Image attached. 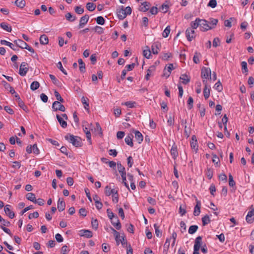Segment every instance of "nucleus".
<instances>
[{"label":"nucleus","instance_id":"nucleus-1","mask_svg":"<svg viewBox=\"0 0 254 254\" xmlns=\"http://www.w3.org/2000/svg\"><path fill=\"white\" fill-rule=\"evenodd\" d=\"M64 138L76 147H81L83 145L82 139L79 136L68 133L65 136Z\"/></svg>","mask_w":254,"mask_h":254},{"label":"nucleus","instance_id":"nucleus-2","mask_svg":"<svg viewBox=\"0 0 254 254\" xmlns=\"http://www.w3.org/2000/svg\"><path fill=\"white\" fill-rule=\"evenodd\" d=\"M211 70L208 67H203L201 71V76L203 80L211 79Z\"/></svg>","mask_w":254,"mask_h":254},{"label":"nucleus","instance_id":"nucleus-3","mask_svg":"<svg viewBox=\"0 0 254 254\" xmlns=\"http://www.w3.org/2000/svg\"><path fill=\"white\" fill-rule=\"evenodd\" d=\"M29 70L28 64L26 62H22L19 67V74L22 76H25Z\"/></svg>","mask_w":254,"mask_h":254},{"label":"nucleus","instance_id":"nucleus-4","mask_svg":"<svg viewBox=\"0 0 254 254\" xmlns=\"http://www.w3.org/2000/svg\"><path fill=\"white\" fill-rule=\"evenodd\" d=\"M199 26L200 30L203 31H206L212 29V27L209 25L208 22L205 19H200Z\"/></svg>","mask_w":254,"mask_h":254},{"label":"nucleus","instance_id":"nucleus-5","mask_svg":"<svg viewBox=\"0 0 254 254\" xmlns=\"http://www.w3.org/2000/svg\"><path fill=\"white\" fill-rule=\"evenodd\" d=\"M61 102L59 101H55L52 105V108L54 111H61L62 112H64L65 110V108L64 106L60 103Z\"/></svg>","mask_w":254,"mask_h":254},{"label":"nucleus","instance_id":"nucleus-6","mask_svg":"<svg viewBox=\"0 0 254 254\" xmlns=\"http://www.w3.org/2000/svg\"><path fill=\"white\" fill-rule=\"evenodd\" d=\"M202 82L203 84L204 85V88L203 89V95L204 98L206 100L209 98L210 96V89L208 87V83L207 80H203Z\"/></svg>","mask_w":254,"mask_h":254},{"label":"nucleus","instance_id":"nucleus-7","mask_svg":"<svg viewBox=\"0 0 254 254\" xmlns=\"http://www.w3.org/2000/svg\"><path fill=\"white\" fill-rule=\"evenodd\" d=\"M194 34V30L191 28H188L186 31V37L189 41H191L192 39L195 37L193 35Z\"/></svg>","mask_w":254,"mask_h":254},{"label":"nucleus","instance_id":"nucleus-8","mask_svg":"<svg viewBox=\"0 0 254 254\" xmlns=\"http://www.w3.org/2000/svg\"><path fill=\"white\" fill-rule=\"evenodd\" d=\"M89 19V16L87 14H85L80 18L79 24L78 25V29L83 28L84 25L87 24Z\"/></svg>","mask_w":254,"mask_h":254},{"label":"nucleus","instance_id":"nucleus-9","mask_svg":"<svg viewBox=\"0 0 254 254\" xmlns=\"http://www.w3.org/2000/svg\"><path fill=\"white\" fill-rule=\"evenodd\" d=\"M10 207L11 206L10 205H6L4 206V211L6 215H7L9 218L12 219L15 217V213L13 211L10 210Z\"/></svg>","mask_w":254,"mask_h":254},{"label":"nucleus","instance_id":"nucleus-10","mask_svg":"<svg viewBox=\"0 0 254 254\" xmlns=\"http://www.w3.org/2000/svg\"><path fill=\"white\" fill-rule=\"evenodd\" d=\"M117 14L118 17L120 20H123L126 17V14L125 12V7L122 6L120 9L117 10Z\"/></svg>","mask_w":254,"mask_h":254},{"label":"nucleus","instance_id":"nucleus-11","mask_svg":"<svg viewBox=\"0 0 254 254\" xmlns=\"http://www.w3.org/2000/svg\"><path fill=\"white\" fill-rule=\"evenodd\" d=\"M58 209L59 211L61 212L65 209V203L63 198H59L58 201Z\"/></svg>","mask_w":254,"mask_h":254},{"label":"nucleus","instance_id":"nucleus-12","mask_svg":"<svg viewBox=\"0 0 254 254\" xmlns=\"http://www.w3.org/2000/svg\"><path fill=\"white\" fill-rule=\"evenodd\" d=\"M13 42L18 47L21 49H25L26 46H28V44L21 39L15 40Z\"/></svg>","mask_w":254,"mask_h":254},{"label":"nucleus","instance_id":"nucleus-13","mask_svg":"<svg viewBox=\"0 0 254 254\" xmlns=\"http://www.w3.org/2000/svg\"><path fill=\"white\" fill-rule=\"evenodd\" d=\"M111 220V223L112 224V225L117 230H120L121 228V227H122L121 224L120 222L119 218L117 216H116V217L115 218H114L113 219Z\"/></svg>","mask_w":254,"mask_h":254},{"label":"nucleus","instance_id":"nucleus-14","mask_svg":"<svg viewBox=\"0 0 254 254\" xmlns=\"http://www.w3.org/2000/svg\"><path fill=\"white\" fill-rule=\"evenodd\" d=\"M150 3L149 2L145 1L141 3V5L139 6V10L142 12L147 11L150 6Z\"/></svg>","mask_w":254,"mask_h":254},{"label":"nucleus","instance_id":"nucleus-15","mask_svg":"<svg viewBox=\"0 0 254 254\" xmlns=\"http://www.w3.org/2000/svg\"><path fill=\"white\" fill-rule=\"evenodd\" d=\"M170 153L171 155L172 156L173 158L175 160L177 157L178 156V152L177 149V147L175 145V143H174L173 145L172 146L171 150Z\"/></svg>","mask_w":254,"mask_h":254},{"label":"nucleus","instance_id":"nucleus-16","mask_svg":"<svg viewBox=\"0 0 254 254\" xmlns=\"http://www.w3.org/2000/svg\"><path fill=\"white\" fill-rule=\"evenodd\" d=\"M246 220L249 223L253 222L254 221V208L252 210L249 211L246 216Z\"/></svg>","mask_w":254,"mask_h":254},{"label":"nucleus","instance_id":"nucleus-17","mask_svg":"<svg viewBox=\"0 0 254 254\" xmlns=\"http://www.w3.org/2000/svg\"><path fill=\"white\" fill-rule=\"evenodd\" d=\"M80 235L85 237L87 238H90L92 237V232L88 230H81L80 231Z\"/></svg>","mask_w":254,"mask_h":254},{"label":"nucleus","instance_id":"nucleus-18","mask_svg":"<svg viewBox=\"0 0 254 254\" xmlns=\"http://www.w3.org/2000/svg\"><path fill=\"white\" fill-rule=\"evenodd\" d=\"M201 203L200 201L196 200V204L194 207L193 215L194 216H198L200 212Z\"/></svg>","mask_w":254,"mask_h":254},{"label":"nucleus","instance_id":"nucleus-19","mask_svg":"<svg viewBox=\"0 0 254 254\" xmlns=\"http://www.w3.org/2000/svg\"><path fill=\"white\" fill-rule=\"evenodd\" d=\"M134 133L135 134V138L136 140L138 142V143H141L143 141V138L142 134L137 130H135Z\"/></svg>","mask_w":254,"mask_h":254},{"label":"nucleus","instance_id":"nucleus-20","mask_svg":"<svg viewBox=\"0 0 254 254\" xmlns=\"http://www.w3.org/2000/svg\"><path fill=\"white\" fill-rule=\"evenodd\" d=\"M132 138L133 135L130 134H128L125 139V141L127 144L130 146V147H132L133 146V143L132 142Z\"/></svg>","mask_w":254,"mask_h":254},{"label":"nucleus","instance_id":"nucleus-21","mask_svg":"<svg viewBox=\"0 0 254 254\" xmlns=\"http://www.w3.org/2000/svg\"><path fill=\"white\" fill-rule=\"evenodd\" d=\"M40 42L42 45H47L49 43V39L48 36L45 34L42 35L40 37Z\"/></svg>","mask_w":254,"mask_h":254},{"label":"nucleus","instance_id":"nucleus-22","mask_svg":"<svg viewBox=\"0 0 254 254\" xmlns=\"http://www.w3.org/2000/svg\"><path fill=\"white\" fill-rule=\"evenodd\" d=\"M78 63L79 64L80 71L82 73H84L86 71L85 64L81 59H78Z\"/></svg>","mask_w":254,"mask_h":254},{"label":"nucleus","instance_id":"nucleus-23","mask_svg":"<svg viewBox=\"0 0 254 254\" xmlns=\"http://www.w3.org/2000/svg\"><path fill=\"white\" fill-rule=\"evenodd\" d=\"M117 166L118 170L121 176L126 175L125 168L122 165L121 163H118Z\"/></svg>","mask_w":254,"mask_h":254},{"label":"nucleus","instance_id":"nucleus-24","mask_svg":"<svg viewBox=\"0 0 254 254\" xmlns=\"http://www.w3.org/2000/svg\"><path fill=\"white\" fill-rule=\"evenodd\" d=\"M88 128H85L84 129V132L86 134V136L87 138V140L90 145L92 144V140H91V134L90 133V131L88 130Z\"/></svg>","mask_w":254,"mask_h":254},{"label":"nucleus","instance_id":"nucleus-25","mask_svg":"<svg viewBox=\"0 0 254 254\" xmlns=\"http://www.w3.org/2000/svg\"><path fill=\"white\" fill-rule=\"evenodd\" d=\"M0 42L1 45L8 46L14 51L18 50V49H16L14 48V45L11 43L5 40H1Z\"/></svg>","mask_w":254,"mask_h":254},{"label":"nucleus","instance_id":"nucleus-26","mask_svg":"<svg viewBox=\"0 0 254 254\" xmlns=\"http://www.w3.org/2000/svg\"><path fill=\"white\" fill-rule=\"evenodd\" d=\"M0 26L3 29L6 30L7 32H10L12 30L11 27L9 26V24L5 23L2 22L0 24Z\"/></svg>","mask_w":254,"mask_h":254},{"label":"nucleus","instance_id":"nucleus-27","mask_svg":"<svg viewBox=\"0 0 254 254\" xmlns=\"http://www.w3.org/2000/svg\"><path fill=\"white\" fill-rule=\"evenodd\" d=\"M14 4L20 8H23L25 6L26 2L24 0H16Z\"/></svg>","mask_w":254,"mask_h":254},{"label":"nucleus","instance_id":"nucleus-28","mask_svg":"<svg viewBox=\"0 0 254 254\" xmlns=\"http://www.w3.org/2000/svg\"><path fill=\"white\" fill-rule=\"evenodd\" d=\"M180 79L183 80L182 83L184 84H187L190 81V78L186 74H182Z\"/></svg>","mask_w":254,"mask_h":254},{"label":"nucleus","instance_id":"nucleus-29","mask_svg":"<svg viewBox=\"0 0 254 254\" xmlns=\"http://www.w3.org/2000/svg\"><path fill=\"white\" fill-rule=\"evenodd\" d=\"M200 19L199 18H196L194 21H191L190 23V26L191 28L194 29H196L198 26H199Z\"/></svg>","mask_w":254,"mask_h":254},{"label":"nucleus","instance_id":"nucleus-30","mask_svg":"<svg viewBox=\"0 0 254 254\" xmlns=\"http://www.w3.org/2000/svg\"><path fill=\"white\" fill-rule=\"evenodd\" d=\"M146 49L144 50L143 51V56L146 58L149 59L151 57V51L149 48L148 46L146 47Z\"/></svg>","mask_w":254,"mask_h":254},{"label":"nucleus","instance_id":"nucleus-31","mask_svg":"<svg viewBox=\"0 0 254 254\" xmlns=\"http://www.w3.org/2000/svg\"><path fill=\"white\" fill-rule=\"evenodd\" d=\"M57 118L62 127H65L67 126L66 122L64 121L61 116L57 115Z\"/></svg>","mask_w":254,"mask_h":254},{"label":"nucleus","instance_id":"nucleus-32","mask_svg":"<svg viewBox=\"0 0 254 254\" xmlns=\"http://www.w3.org/2000/svg\"><path fill=\"white\" fill-rule=\"evenodd\" d=\"M201 55L200 53L195 52L193 57V62L195 64H198L200 62L199 58L201 57Z\"/></svg>","mask_w":254,"mask_h":254},{"label":"nucleus","instance_id":"nucleus-33","mask_svg":"<svg viewBox=\"0 0 254 254\" xmlns=\"http://www.w3.org/2000/svg\"><path fill=\"white\" fill-rule=\"evenodd\" d=\"M65 17L67 20L70 21V22H73L75 20L76 17L74 15H72L71 13L67 12L65 15Z\"/></svg>","mask_w":254,"mask_h":254},{"label":"nucleus","instance_id":"nucleus-34","mask_svg":"<svg viewBox=\"0 0 254 254\" xmlns=\"http://www.w3.org/2000/svg\"><path fill=\"white\" fill-rule=\"evenodd\" d=\"M39 87H40L39 83L37 81H35L32 82V83L31 84L30 89L34 91V90H36V89H37L38 88H39Z\"/></svg>","mask_w":254,"mask_h":254},{"label":"nucleus","instance_id":"nucleus-35","mask_svg":"<svg viewBox=\"0 0 254 254\" xmlns=\"http://www.w3.org/2000/svg\"><path fill=\"white\" fill-rule=\"evenodd\" d=\"M159 47L157 44H153L151 46V51L153 54L156 55L159 52Z\"/></svg>","mask_w":254,"mask_h":254},{"label":"nucleus","instance_id":"nucleus-36","mask_svg":"<svg viewBox=\"0 0 254 254\" xmlns=\"http://www.w3.org/2000/svg\"><path fill=\"white\" fill-rule=\"evenodd\" d=\"M242 71L243 73L247 74L248 72V69L247 68V63L246 62H242L241 63Z\"/></svg>","mask_w":254,"mask_h":254},{"label":"nucleus","instance_id":"nucleus-37","mask_svg":"<svg viewBox=\"0 0 254 254\" xmlns=\"http://www.w3.org/2000/svg\"><path fill=\"white\" fill-rule=\"evenodd\" d=\"M86 8L90 11H93L95 9L96 5L93 2H88L86 4Z\"/></svg>","mask_w":254,"mask_h":254},{"label":"nucleus","instance_id":"nucleus-38","mask_svg":"<svg viewBox=\"0 0 254 254\" xmlns=\"http://www.w3.org/2000/svg\"><path fill=\"white\" fill-rule=\"evenodd\" d=\"M202 225L205 226L210 222V219L208 215H206L202 218Z\"/></svg>","mask_w":254,"mask_h":254},{"label":"nucleus","instance_id":"nucleus-39","mask_svg":"<svg viewBox=\"0 0 254 254\" xmlns=\"http://www.w3.org/2000/svg\"><path fill=\"white\" fill-rule=\"evenodd\" d=\"M154 227L155 230V234L156 236L158 238H160L162 236V231L159 230V226L157 225V224H155L154 225Z\"/></svg>","mask_w":254,"mask_h":254},{"label":"nucleus","instance_id":"nucleus-40","mask_svg":"<svg viewBox=\"0 0 254 254\" xmlns=\"http://www.w3.org/2000/svg\"><path fill=\"white\" fill-rule=\"evenodd\" d=\"M26 198L33 202H36L35 195L33 193H28L26 194Z\"/></svg>","mask_w":254,"mask_h":254},{"label":"nucleus","instance_id":"nucleus-41","mask_svg":"<svg viewBox=\"0 0 254 254\" xmlns=\"http://www.w3.org/2000/svg\"><path fill=\"white\" fill-rule=\"evenodd\" d=\"M54 95L57 100V101L61 102V103H64V99L61 97L60 93L57 90H55Z\"/></svg>","mask_w":254,"mask_h":254},{"label":"nucleus","instance_id":"nucleus-42","mask_svg":"<svg viewBox=\"0 0 254 254\" xmlns=\"http://www.w3.org/2000/svg\"><path fill=\"white\" fill-rule=\"evenodd\" d=\"M198 227L197 225H192L189 229V233L190 234H194L198 229Z\"/></svg>","mask_w":254,"mask_h":254},{"label":"nucleus","instance_id":"nucleus-43","mask_svg":"<svg viewBox=\"0 0 254 254\" xmlns=\"http://www.w3.org/2000/svg\"><path fill=\"white\" fill-rule=\"evenodd\" d=\"M170 26H167L162 33L163 37L164 38H167L169 34H170Z\"/></svg>","mask_w":254,"mask_h":254},{"label":"nucleus","instance_id":"nucleus-44","mask_svg":"<svg viewBox=\"0 0 254 254\" xmlns=\"http://www.w3.org/2000/svg\"><path fill=\"white\" fill-rule=\"evenodd\" d=\"M49 76H50V79L52 80L53 83L55 85H57V86L59 85L60 81L58 79H57V78L55 77V75H54L53 74H50Z\"/></svg>","mask_w":254,"mask_h":254},{"label":"nucleus","instance_id":"nucleus-45","mask_svg":"<svg viewBox=\"0 0 254 254\" xmlns=\"http://www.w3.org/2000/svg\"><path fill=\"white\" fill-rule=\"evenodd\" d=\"M218 21V20L217 19L210 18V21L208 22V23L213 28L217 25Z\"/></svg>","mask_w":254,"mask_h":254},{"label":"nucleus","instance_id":"nucleus-46","mask_svg":"<svg viewBox=\"0 0 254 254\" xmlns=\"http://www.w3.org/2000/svg\"><path fill=\"white\" fill-rule=\"evenodd\" d=\"M75 12L78 14H81L84 12V8L81 6H76L74 7Z\"/></svg>","mask_w":254,"mask_h":254},{"label":"nucleus","instance_id":"nucleus-47","mask_svg":"<svg viewBox=\"0 0 254 254\" xmlns=\"http://www.w3.org/2000/svg\"><path fill=\"white\" fill-rule=\"evenodd\" d=\"M96 21L98 24L103 25L105 23V19L101 16H98L96 18Z\"/></svg>","mask_w":254,"mask_h":254},{"label":"nucleus","instance_id":"nucleus-48","mask_svg":"<svg viewBox=\"0 0 254 254\" xmlns=\"http://www.w3.org/2000/svg\"><path fill=\"white\" fill-rule=\"evenodd\" d=\"M206 175L208 179H211L213 177V169L211 168H207L206 171Z\"/></svg>","mask_w":254,"mask_h":254},{"label":"nucleus","instance_id":"nucleus-49","mask_svg":"<svg viewBox=\"0 0 254 254\" xmlns=\"http://www.w3.org/2000/svg\"><path fill=\"white\" fill-rule=\"evenodd\" d=\"M111 229L113 231L114 235L115 236L117 244L118 245H119L120 244V242L119 240H118V238L120 237V234L113 228H111Z\"/></svg>","mask_w":254,"mask_h":254},{"label":"nucleus","instance_id":"nucleus-50","mask_svg":"<svg viewBox=\"0 0 254 254\" xmlns=\"http://www.w3.org/2000/svg\"><path fill=\"white\" fill-rule=\"evenodd\" d=\"M214 88L219 92L221 91L223 89L222 85L219 81L215 83Z\"/></svg>","mask_w":254,"mask_h":254},{"label":"nucleus","instance_id":"nucleus-51","mask_svg":"<svg viewBox=\"0 0 254 254\" xmlns=\"http://www.w3.org/2000/svg\"><path fill=\"white\" fill-rule=\"evenodd\" d=\"M57 66L64 74L67 75V72L63 67L62 64L61 62L58 63Z\"/></svg>","mask_w":254,"mask_h":254},{"label":"nucleus","instance_id":"nucleus-52","mask_svg":"<svg viewBox=\"0 0 254 254\" xmlns=\"http://www.w3.org/2000/svg\"><path fill=\"white\" fill-rule=\"evenodd\" d=\"M93 29L95 30L96 32H97L99 34H101L104 32V29L102 27L99 26H96L93 28Z\"/></svg>","mask_w":254,"mask_h":254},{"label":"nucleus","instance_id":"nucleus-53","mask_svg":"<svg viewBox=\"0 0 254 254\" xmlns=\"http://www.w3.org/2000/svg\"><path fill=\"white\" fill-rule=\"evenodd\" d=\"M91 225L93 229H94L95 230H97L98 228V222L97 219H92L91 221Z\"/></svg>","mask_w":254,"mask_h":254},{"label":"nucleus","instance_id":"nucleus-54","mask_svg":"<svg viewBox=\"0 0 254 254\" xmlns=\"http://www.w3.org/2000/svg\"><path fill=\"white\" fill-rule=\"evenodd\" d=\"M193 99L191 97H189L187 101L188 109H191L193 107Z\"/></svg>","mask_w":254,"mask_h":254},{"label":"nucleus","instance_id":"nucleus-55","mask_svg":"<svg viewBox=\"0 0 254 254\" xmlns=\"http://www.w3.org/2000/svg\"><path fill=\"white\" fill-rule=\"evenodd\" d=\"M236 183L234 180H233V178L232 175L230 174L229 175V185L230 187H233L235 185Z\"/></svg>","mask_w":254,"mask_h":254},{"label":"nucleus","instance_id":"nucleus-56","mask_svg":"<svg viewBox=\"0 0 254 254\" xmlns=\"http://www.w3.org/2000/svg\"><path fill=\"white\" fill-rule=\"evenodd\" d=\"M169 8V5L163 3L160 7V10L163 13H166Z\"/></svg>","mask_w":254,"mask_h":254},{"label":"nucleus","instance_id":"nucleus-57","mask_svg":"<svg viewBox=\"0 0 254 254\" xmlns=\"http://www.w3.org/2000/svg\"><path fill=\"white\" fill-rule=\"evenodd\" d=\"M87 100H88V99L85 98L84 97H82L81 98V102L83 103V104L84 105V108L88 110L89 105V104L87 103Z\"/></svg>","mask_w":254,"mask_h":254},{"label":"nucleus","instance_id":"nucleus-58","mask_svg":"<svg viewBox=\"0 0 254 254\" xmlns=\"http://www.w3.org/2000/svg\"><path fill=\"white\" fill-rule=\"evenodd\" d=\"M190 146L191 149L194 150L196 152L198 150L197 141H190Z\"/></svg>","mask_w":254,"mask_h":254},{"label":"nucleus","instance_id":"nucleus-59","mask_svg":"<svg viewBox=\"0 0 254 254\" xmlns=\"http://www.w3.org/2000/svg\"><path fill=\"white\" fill-rule=\"evenodd\" d=\"M107 213L108 217L111 219L112 220L115 218L116 216H115L114 213H113L111 211V210L110 208L107 209Z\"/></svg>","mask_w":254,"mask_h":254},{"label":"nucleus","instance_id":"nucleus-60","mask_svg":"<svg viewBox=\"0 0 254 254\" xmlns=\"http://www.w3.org/2000/svg\"><path fill=\"white\" fill-rule=\"evenodd\" d=\"M217 5V1L216 0H210L208 2L207 6H210L212 8H214Z\"/></svg>","mask_w":254,"mask_h":254},{"label":"nucleus","instance_id":"nucleus-61","mask_svg":"<svg viewBox=\"0 0 254 254\" xmlns=\"http://www.w3.org/2000/svg\"><path fill=\"white\" fill-rule=\"evenodd\" d=\"M18 106L22 108L23 110L26 111L27 109V107L26 105H25L23 101L21 100L18 102Z\"/></svg>","mask_w":254,"mask_h":254},{"label":"nucleus","instance_id":"nucleus-62","mask_svg":"<svg viewBox=\"0 0 254 254\" xmlns=\"http://www.w3.org/2000/svg\"><path fill=\"white\" fill-rule=\"evenodd\" d=\"M172 55L171 53H164L162 56V59L164 61L168 60V59L172 57Z\"/></svg>","mask_w":254,"mask_h":254},{"label":"nucleus","instance_id":"nucleus-63","mask_svg":"<svg viewBox=\"0 0 254 254\" xmlns=\"http://www.w3.org/2000/svg\"><path fill=\"white\" fill-rule=\"evenodd\" d=\"M150 13L153 15H156L158 13V8L156 6H153L150 9Z\"/></svg>","mask_w":254,"mask_h":254},{"label":"nucleus","instance_id":"nucleus-64","mask_svg":"<svg viewBox=\"0 0 254 254\" xmlns=\"http://www.w3.org/2000/svg\"><path fill=\"white\" fill-rule=\"evenodd\" d=\"M4 109L7 113H8V114H9L10 115H13L14 113L13 109L12 108H11L10 107H9V106H5L4 107Z\"/></svg>","mask_w":254,"mask_h":254}]
</instances>
